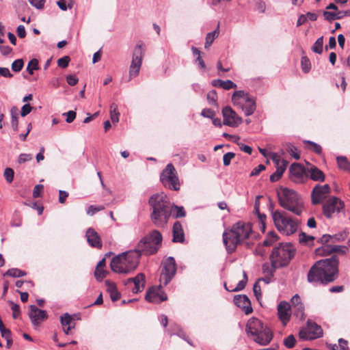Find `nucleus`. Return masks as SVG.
Segmentation results:
<instances>
[{
	"instance_id": "f257e3e1",
	"label": "nucleus",
	"mask_w": 350,
	"mask_h": 350,
	"mask_svg": "<svg viewBox=\"0 0 350 350\" xmlns=\"http://www.w3.org/2000/svg\"><path fill=\"white\" fill-rule=\"evenodd\" d=\"M338 258H331L317 261L308 273V281L313 284H327L334 281L338 275Z\"/></svg>"
},
{
	"instance_id": "f03ea898",
	"label": "nucleus",
	"mask_w": 350,
	"mask_h": 350,
	"mask_svg": "<svg viewBox=\"0 0 350 350\" xmlns=\"http://www.w3.org/2000/svg\"><path fill=\"white\" fill-rule=\"evenodd\" d=\"M148 203L152 210L151 221L155 226L164 228L172 213V204L168 198L163 193H156L150 198Z\"/></svg>"
},
{
	"instance_id": "7ed1b4c3",
	"label": "nucleus",
	"mask_w": 350,
	"mask_h": 350,
	"mask_svg": "<svg viewBox=\"0 0 350 350\" xmlns=\"http://www.w3.org/2000/svg\"><path fill=\"white\" fill-rule=\"evenodd\" d=\"M252 232V224L238 221L229 231L223 233V242L228 254L234 252L239 244L249 238Z\"/></svg>"
},
{
	"instance_id": "20e7f679",
	"label": "nucleus",
	"mask_w": 350,
	"mask_h": 350,
	"mask_svg": "<svg viewBox=\"0 0 350 350\" xmlns=\"http://www.w3.org/2000/svg\"><path fill=\"white\" fill-rule=\"evenodd\" d=\"M139 262L138 252L130 250L114 257L110 263L113 271L118 273H128L135 270Z\"/></svg>"
},
{
	"instance_id": "39448f33",
	"label": "nucleus",
	"mask_w": 350,
	"mask_h": 350,
	"mask_svg": "<svg viewBox=\"0 0 350 350\" xmlns=\"http://www.w3.org/2000/svg\"><path fill=\"white\" fill-rule=\"evenodd\" d=\"M246 332L254 336V340L262 346L267 345L273 338L271 329L265 326L262 321L257 318L250 319L246 325Z\"/></svg>"
},
{
	"instance_id": "423d86ee",
	"label": "nucleus",
	"mask_w": 350,
	"mask_h": 350,
	"mask_svg": "<svg viewBox=\"0 0 350 350\" xmlns=\"http://www.w3.org/2000/svg\"><path fill=\"white\" fill-rule=\"evenodd\" d=\"M163 237L157 230L150 231L138 242L134 251L138 252L139 258L142 255H152L156 254L161 246Z\"/></svg>"
},
{
	"instance_id": "0eeeda50",
	"label": "nucleus",
	"mask_w": 350,
	"mask_h": 350,
	"mask_svg": "<svg viewBox=\"0 0 350 350\" xmlns=\"http://www.w3.org/2000/svg\"><path fill=\"white\" fill-rule=\"evenodd\" d=\"M280 205L293 213L300 215L304 209V202L294 190L284 188L278 193Z\"/></svg>"
},
{
	"instance_id": "6e6552de",
	"label": "nucleus",
	"mask_w": 350,
	"mask_h": 350,
	"mask_svg": "<svg viewBox=\"0 0 350 350\" xmlns=\"http://www.w3.org/2000/svg\"><path fill=\"white\" fill-rule=\"evenodd\" d=\"M295 254V250L291 243H281L273 249L269 259L275 265L282 268L289 264Z\"/></svg>"
},
{
	"instance_id": "1a4fd4ad",
	"label": "nucleus",
	"mask_w": 350,
	"mask_h": 350,
	"mask_svg": "<svg viewBox=\"0 0 350 350\" xmlns=\"http://www.w3.org/2000/svg\"><path fill=\"white\" fill-rule=\"evenodd\" d=\"M273 221L278 230L285 235L294 234L298 228L297 220L287 217L284 212L273 213Z\"/></svg>"
},
{
	"instance_id": "9d476101",
	"label": "nucleus",
	"mask_w": 350,
	"mask_h": 350,
	"mask_svg": "<svg viewBox=\"0 0 350 350\" xmlns=\"http://www.w3.org/2000/svg\"><path fill=\"white\" fill-rule=\"evenodd\" d=\"M232 102L241 108L247 116L252 115L256 110L254 99L243 90L235 91L232 96Z\"/></svg>"
},
{
	"instance_id": "9b49d317",
	"label": "nucleus",
	"mask_w": 350,
	"mask_h": 350,
	"mask_svg": "<svg viewBox=\"0 0 350 350\" xmlns=\"http://www.w3.org/2000/svg\"><path fill=\"white\" fill-rule=\"evenodd\" d=\"M160 180L162 184L174 191L180 189L179 179L175 167L172 163L166 165L165 169L161 172L160 175Z\"/></svg>"
},
{
	"instance_id": "f8f14e48",
	"label": "nucleus",
	"mask_w": 350,
	"mask_h": 350,
	"mask_svg": "<svg viewBox=\"0 0 350 350\" xmlns=\"http://www.w3.org/2000/svg\"><path fill=\"white\" fill-rule=\"evenodd\" d=\"M144 53L145 46L142 42H139L133 52L132 61L129 67V81L139 75Z\"/></svg>"
},
{
	"instance_id": "ddd939ff",
	"label": "nucleus",
	"mask_w": 350,
	"mask_h": 350,
	"mask_svg": "<svg viewBox=\"0 0 350 350\" xmlns=\"http://www.w3.org/2000/svg\"><path fill=\"white\" fill-rule=\"evenodd\" d=\"M176 272L175 259L170 256L163 263V269L160 276V282L165 286L174 278Z\"/></svg>"
},
{
	"instance_id": "4468645a",
	"label": "nucleus",
	"mask_w": 350,
	"mask_h": 350,
	"mask_svg": "<svg viewBox=\"0 0 350 350\" xmlns=\"http://www.w3.org/2000/svg\"><path fill=\"white\" fill-rule=\"evenodd\" d=\"M299 336L303 340H313L321 337L323 336V330L321 326L308 320L307 321V327L300 329Z\"/></svg>"
},
{
	"instance_id": "2eb2a0df",
	"label": "nucleus",
	"mask_w": 350,
	"mask_h": 350,
	"mask_svg": "<svg viewBox=\"0 0 350 350\" xmlns=\"http://www.w3.org/2000/svg\"><path fill=\"white\" fill-rule=\"evenodd\" d=\"M344 208V202L336 197L328 199L323 206L324 215L331 218L334 213H338Z\"/></svg>"
},
{
	"instance_id": "dca6fc26",
	"label": "nucleus",
	"mask_w": 350,
	"mask_h": 350,
	"mask_svg": "<svg viewBox=\"0 0 350 350\" xmlns=\"http://www.w3.org/2000/svg\"><path fill=\"white\" fill-rule=\"evenodd\" d=\"M222 115L224 118V124L231 127H237L241 122L242 119L237 113L230 107H225L222 109Z\"/></svg>"
},
{
	"instance_id": "f3484780",
	"label": "nucleus",
	"mask_w": 350,
	"mask_h": 350,
	"mask_svg": "<svg viewBox=\"0 0 350 350\" xmlns=\"http://www.w3.org/2000/svg\"><path fill=\"white\" fill-rule=\"evenodd\" d=\"M28 316L33 326H39L48 318L47 312L44 310L38 309L35 305L29 306Z\"/></svg>"
},
{
	"instance_id": "a211bd4d",
	"label": "nucleus",
	"mask_w": 350,
	"mask_h": 350,
	"mask_svg": "<svg viewBox=\"0 0 350 350\" xmlns=\"http://www.w3.org/2000/svg\"><path fill=\"white\" fill-rule=\"evenodd\" d=\"M146 300L148 302L159 304L167 299L166 294L162 291L161 286H152L150 288L145 296Z\"/></svg>"
},
{
	"instance_id": "6ab92c4d",
	"label": "nucleus",
	"mask_w": 350,
	"mask_h": 350,
	"mask_svg": "<svg viewBox=\"0 0 350 350\" xmlns=\"http://www.w3.org/2000/svg\"><path fill=\"white\" fill-rule=\"evenodd\" d=\"M291 179L297 183H302L307 178V171L299 163H293L289 168Z\"/></svg>"
},
{
	"instance_id": "aec40b11",
	"label": "nucleus",
	"mask_w": 350,
	"mask_h": 350,
	"mask_svg": "<svg viewBox=\"0 0 350 350\" xmlns=\"http://www.w3.org/2000/svg\"><path fill=\"white\" fill-rule=\"evenodd\" d=\"M330 192L329 185H316L312 189L311 193V200L312 204H321L326 197V195Z\"/></svg>"
},
{
	"instance_id": "412c9836",
	"label": "nucleus",
	"mask_w": 350,
	"mask_h": 350,
	"mask_svg": "<svg viewBox=\"0 0 350 350\" xmlns=\"http://www.w3.org/2000/svg\"><path fill=\"white\" fill-rule=\"evenodd\" d=\"M278 318L284 326H286L290 321L291 306L289 303L285 301H280L277 307Z\"/></svg>"
},
{
	"instance_id": "4be33fe9",
	"label": "nucleus",
	"mask_w": 350,
	"mask_h": 350,
	"mask_svg": "<svg viewBox=\"0 0 350 350\" xmlns=\"http://www.w3.org/2000/svg\"><path fill=\"white\" fill-rule=\"evenodd\" d=\"M272 159L275 161L277 168L276 171L270 176V180L273 183L278 181L282 177L286 168L288 162L282 160L280 163V157L275 154L272 157Z\"/></svg>"
},
{
	"instance_id": "5701e85b",
	"label": "nucleus",
	"mask_w": 350,
	"mask_h": 350,
	"mask_svg": "<svg viewBox=\"0 0 350 350\" xmlns=\"http://www.w3.org/2000/svg\"><path fill=\"white\" fill-rule=\"evenodd\" d=\"M125 285L134 284V287L132 288L133 293H137L141 292L144 288L145 285V275L144 273H138L134 278H130L125 282Z\"/></svg>"
},
{
	"instance_id": "b1692460",
	"label": "nucleus",
	"mask_w": 350,
	"mask_h": 350,
	"mask_svg": "<svg viewBox=\"0 0 350 350\" xmlns=\"http://www.w3.org/2000/svg\"><path fill=\"white\" fill-rule=\"evenodd\" d=\"M234 303L239 308H241L246 314L252 312V307L250 299L246 295H237L234 297Z\"/></svg>"
},
{
	"instance_id": "393cba45",
	"label": "nucleus",
	"mask_w": 350,
	"mask_h": 350,
	"mask_svg": "<svg viewBox=\"0 0 350 350\" xmlns=\"http://www.w3.org/2000/svg\"><path fill=\"white\" fill-rule=\"evenodd\" d=\"M86 237L88 243L94 247L101 248L102 242L98 233L92 228L87 230Z\"/></svg>"
},
{
	"instance_id": "a878e982",
	"label": "nucleus",
	"mask_w": 350,
	"mask_h": 350,
	"mask_svg": "<svg viewBox=\"0 0 350 350\" xmlns=\"http://www.w3.org/2000/svg\"><path fill=\"white\" fill-rule=\"evenodd\" d=\"M173 239L174 243H183L185 241V234L182 225L180 221H176L172 228Z\"/></svg>"
},
{
	"instance_id": "bb28decb",
	"label": "nucleus",
	"mask_w": 350,
	"mask_h": 350,
	"mask_svg": "<svg viewBox=\"0 0 350 350\" xmlns=\"http://www.w3.org/2000/svg\"><path fill=\"white\" fill-rule=\"evenodd\" d=\"M309 176L312 180L319 182H323L325 178L324 173L317 167L312 165L307 169V176Z\"/></svg>"
},
{
	"instance_id": "cd10ccee",
	"label": "nucleus",
	"mask_w": 350,
	"mask_h": 350,
	"mask_svg": "<svg viewBox=\"0 0 350 350\" xmlns=\"http://www.w3.org/2000/svg\"><path fill=\"white\" fill-rule=\"evenodd\" d=\"M323 252L327 254H331L333 252L345 254L348 251V247L345 245H326L322 247Z\"/></svg>"
},
{
	"instance_id": "c85d7f7f",
	"label": "nucleus",
	"mask_w": 350,
	"mask_h": 350,
	"mask_svg": "<svg viewBox=\"0 0 350 350\" xmlns=\"http://www.w3.org/2000/svg\"><path fill=\"white\" fill-rule=\"evenodd\" d=\"M280 268V267H278L273 264V261H271L270 265L268 263H265L262 266V273L265 275L273 276L276 269Z\"/></svg>"
},
{
	"instance_id": "c756f323",
	"label": "nucleus",
	"mask_w": 350,
	"mask_h": 350,
	"mask_svg": "<svg viewBox=\"0 0 350 350\" xmlns=\"http://www.w3.org/2000/svg\"><path fill=\"white\" fill-rule=\"evenodd\" d=\"M219 33V25H217V29H215L213 31L209 32L207 33V35L206 36V42L204 44V47L206 49H208V47H210V46L213 42L214 40L218 37Z\"/></svg>"
},
{
	"instance_id": "7c9ffc66",
	"label": "nucleus",
	"mask_w": 350,
	"mask_h": 350,
	"mask_svg": "<svg viewBox=\"0 0 350 350\" xmlns=\"http://www.w3.org/2000/svg\"><path fill=\"white\" fill-rule=\"evenodd\" d=\"M291 313L296 318L300 320H303L305 317L304 304H299L297 306H295L293 308H291Z\"/></svg>"
},
{
	"instance_id": "2f4dec72",
	"label": "nucleus",
	"mask_w": 350,
	"mask_h": 350,
	"mask_svg": "<svg viewBox=\"0 0 350 350\" xmlns=\"http://www.w3.org/2000/svg\"><path fill=\"white\" fill-rule=\"evenodd\" d=\"M284 146L286 151L288 152L294 159L297 160L299 159V153L297 152V149L295 146L291 143H286Z\"/></svg>"
},
{
	"instance_id": "473e14b6",
	"label": "nucleus",
	"mask_w": 350,
	"mask_h": 350,
	"mask_svg": "<svg viewBox=\"0 0 350 350\" xmlns=\"http://www.w3.org/2000/svg\"><path fill=\"white\" fill-rule=\"evenodd\" d=\"M120 115L118 105L115 103H112L110 106V118L113 123L118 122Z\"/></svg>"
},
{
	"instance_id": "72a5a7b5",
	"label": "nucleus",
	"mask_w": 350,
	"mask_h": 350,
	"mask_svg": "<svg viewBox=\"0 0 350 350\" xmlns=\"http://www.w3.org/2000/svg\"><path fill=\"white\" fill-rule=\"evenodd\" d=\"M57 5L62 11H66L68 9H72L74 5L73 0H58Z\"/></svg>"
},
{
	"instance_id": "f704fd0d",
	"label": "nucleus",
	"mask_w": 350,
	"mask_h": 350,
	"mask_svg": "<svg viewBox=\"0 0 350 350\" xmlns=\"http://www.w3.org/2000/svg\"><path fill=\"white\" fill-rule=\"evenodd\" d=\"M172 213L174 218L183 217L186 215V212L183 206H178L175 204L172 205Z\"/></svg>"
},
{
	"instance_id": "c9c22d12",
	"label": "nucleus",
	"mask_w": 350,
	"mask_h": 350,
	"mask_svg": "<svg viewBox=\"0 0 350 350\" xmlns=\"http://www.w3.org/2000/svg\"><path fill=\"white\" fill-rule=\"evenodd\" d=\"M337 163L338 167L341 169L344 170H349L350 168V163L349 162L347 158L344 156H338L336 157Z\"/></svg>"
},
{
	"instance_id": "e433bc0d",
	"label": "nucleus",
	"mask_w": 350,
	"mask_h": 350,
	"mask_svg": "<svg viewBox=\"0 0 350 350\" xmlns=\"http://www.w3.org/2000/svg\"><path fill=\"white\" fill-rule=\"evenodd\" d=\"M323 37L321 36L316 40V42L312 46V51L316 53L321 54L323 52Z\"/></svg>"
},
{
	"instance_id": "4c0bfd02",
	"label": "nucleus",
	"mask_w": 350,
	"mask_h": 350,
	"mask_svg": "<svg viewBox=\"0 0 350 350\" xmlns=\"http://www.w3.org/2000/svg\"><path fill=\"white\" fill-rule=\"evenodd\" d=\"M304 142L305 144H308L310 145V147H308L309 150L314 152L317 154H321L322 148H321V146L320 145H319L318 144L313 142L312 141H309V140H305Z\"/></svg>"
},
{
	"instance_id": "58836bf2",
	"label": "nucleus",
	"mask_w": 350,
	"mask_h": 350,
	"mask_svg": "<svg viewBox=\"0 0 350 350\" xmlns=\"http://www.w3.org/2000/svg\"><path fill=\"white\" fill-rule=\"evenodd\" d=\"M15 107L12 108L11 109V125L12 127V129L17 132L18 130V118L17 113L14 112V109Z\"/></svg>"
},
{
	"instance_id": "ea45409f",
	"label": "nucleus",
	"mask_w": 350,
	"mask_h": 350,
	"mask_svg": "<svg viewBox=\"0 0 350 350\" xmlns=\"http://www.w3.org/2000/svg\"><path fill=\"white\" fill-rule=\"evenodd\" d=\"M38 60L34 58L29 62L27 67V70L30 75H33V71L38 70Z\"/></svg>"
},
{
	"instance_id": "a19ab883",
	"label": "nucleus",
	"mask_w": 350,
	"mask_h": 350,
	"mask_svg": "<svg viewBox=\"0 0 350 350\" xmlns=\"http://www.w3.org/2000/svg\"><path fill=\"white\" fill-rule=\"evenodd\" d=\"M11 310H12V317L14 319H16L19 317L21 314V308L18 304L14 303L12 301H8Z\"/></svg>"
},
{
	"instance_id": "79ce46f5",
	"label": "nucleus",
	"mask_w": 350,
	"mask_h": 350,
	"mask_svg": "<svg viewBox=\"0 0 350 350\" xmlns=\"http://www.w3.org/2000/svg\"><path fill=\"white\" fill-rule=\"evenodd\" d=\"M3 176L8 183H11L14 180V172L13 169L7 167L4 170Z\"/></svg>"
},
{
	"instance_id": "37998d69",
	"label": "nucleus",
	"mask_w": 350,
	"mask_h": 350,
	"mask_svg": "<svg viewBox=\"0 0 350 350\" xmlns=\"http://www.w3.org/2000/svg\"><path fill=\"white\" fill-rule=\"evenodd\" d=\"M295 342L296 339L293 334L289 335L284 340V345L288 349L294 347Z\"/></svg>"
},
{
	"instance_id": "c03bdc74",
	"label": "nucleus",
	"mask_w": 350,
	"mask_h": 350,
	"mask_svg": "<svg viewBox=\"0 0 350 350\" xmlns=\"http://www.w3.org/2000/svg\"><path fill=\"white\" fill-rule=\"evenodd\" d=\"M2 338H3L6 340V347L8 349L11 348L12 344H13V340L12 338V332L10 330H8L7 332H3V334H1Z\"/></svg>"
},
{
	"instance_id": "a18cd8bd",
	"label": "nucleus",
	"mask_w": 350,
	"mask_h": 350,
	"mask_svg": "<svg viewBox=\"0 0 350 350\" xmlns=\"http://www.w3.org/2000/svg\"><path fill=\"white\" fill-rule=\"evenodd\" d=\"M60 322L63 327L72 325V317L68 313H65L60 317Z\"/></svg>"
},
{
	"instance_id": "49530a36",
	"label": "nucleus",
	"mask_w": 350,
	"mask_h": 350,
	"mask_svg": "<svg viewBox=\"0 0 350 350\" xmlns=\"http://www.w3.org/2000/svg\"><path fill=\"white\" fill-rule=\"evenodd\" d=\"M323 14L325 19L327 21L331 22L334 20H338L339 16H338L337 12H334L325 10Z\"/></svg>"
},
{
	"instance_id": "de8ad7c7",
	"label": "nucleus",
	"mask_w": 350,
	"mask_h": 350,
	"mask_svg": "<svg viewBox=\"0 0 350 350\" xmlns=\"http://www.w3.org/2000/svg\"><path fill=\"white\" fill-rule=\"evenodd\" d=\"M301 64L302 70L306 73L308 72L310 69V59L306 56L302 57L301 60Z\"/></svg>"
},
{
	"instance_id": "09e8293b",
	"label": "nucleus",
	"mask_w": 350,
	"mask_h": 350,
	"mask_svg": "<svg viewBox=\"0 0 350 350\" xmlns=\"http://www.w3.org/2000/svg\"><path fill=\"white\" fill-rule=\"evenodd\" d=\"M24 66V62L22 59H18L13 62L12 64V69L14 72H19L22 70Z\"/></svg>"
},
{
	"instance_id": "8fccbe9b",
	"label": "nucleus",
	"mask_w": 350,
	"mask_h": 350,
	"mask_svg": "<svg viewBox=\"0 0 350 350\" xmlns=\"http://www.w3.org/2000/svg\"><path fill=\"white\" fill-rule=\"evenodd\" d=\"M349 235V232L346 230L340 232L337 234H335L334 236H332L333 239L336 241H342L345 240Z\"/></svg>"
},
{
	"instance_id": "3c124183",
	"label": "nucleus",
	"mask_w": 350,
	"mask_h": 350,
	"mask_svg": "<svg viewBox=\"0 0 350 350\" xmlns=\"http://www.w3.org/2000/svg\"><path fill=\"white\" fill-rule=\"evenodd\" d=\"M94 276L98 281H102L107 276V271L103 269L96 268Z\"/></svg>"
},
{
	"instance_id": "603ef678",
	"label": "nucleus",
	"mask_w": 350,
	"mask_h": 350,
	"mask_svg": "<svg viewBox=\"0 0 350 350\" xmlns=\"http://www.w3.org/2000/svg\"><path fill=\"white\" fill-rule=\"evenodd\" d=\"M104 208H105V206L103 205H100V206L91 205L89 206V208L88 209L87 214L90 215H93L96 213H97L100 211H102Z\"/></svg>"
},
{
	"instance_id": "864d4df0",
	"label": "nucleus",
	"mask_w": 350,
	"mask_h": 350,
	"mask_svg": "<svg viewBox=\"0 0 350 350\" xmlns=\"http://www.w3.org/2000/svg\"><path fill=\"white\" fill-rule=\"evenodd\" d=\"M246 284H247V282H245V280H241L237 284V286L232 290L228 289V287L226 286V284H225L224 286H225V288L228 291L236 292V291H240L243 290L245 287Z\"/></svg>"
},
{
	"instance_id": "5fc2aeb1",
	"label": "nucleus",
	"mask_w": 350,
	"mask_h": 350,
	"mask_svg": "<svg viewBox=\"0 0 350 350\" xmlns=\"http://www.w3.org/2000/svg\"><path fill=\"white\" fill-rule=\"evenodd\" d=\"M235 157V154L229 152L226 153L223 157V162L225 166H228L230 164L231 160Z\"/></svg>"
},
{
	"instance_id": "6e6d98bb",
	"label": "nucleus",
	"mask_w": 350,
	"mask_h": 350,
	"mask_svg": "<svg viewBox=\"0 0 350 350\" xmlns=\"http://www.w3.org/2000/svg\"><path fill=\"white\" fill-rule=\"evenodd\" d=\"M70 60L69 56H64L57 60V65L61 68H65L68 66Z\"/></svg>"
},
{
	"instance_id": "4d7b16f0",
	"label": "nucleus",
	"mask_w": 350,
	"mask_h": 350,
	"mask_svg": "<svg viewBox=\"0 0 350 350\" xmlns=\"http://www.w3.org/2000/svg\"><path fill=\"white\" fill-rule=\"evenodd\" d=\"M29 3L38 10H42L44 7V0H28Z\"/></svg>"
},
{
	"instance_id": "13d9d810",
	"label": "nucleus",
	"mask_w": 350,
	"mask_h": 350,
	"mask_svg": "<svg viewBox=\"0 0 350 350\" xmlns=\"http://www.w3.org/2000/svg\"><path fill=\"white\" fill-rule=\"evenodd\" d=\"M32 159V155L30 154H25L22 153L18 156V163L19 164L24 163L25 162L29 161Z\"/></svg>"
},
{
	"instance_id": "bf43d9fd",
	"label": "nucleus",
	"mask_w": 350,
	"mask_h": 350,
	"mask_svg": "<svg viewBox=\"0 0 350 350\" xmlns=\"http://www.w3.org/2000/svg\"><path fill=\"white\" fill-rule=\"evenodd\" d=\"M234 88H237V84L234 83L233 81H232L231 80L224 81L222 89L228 90Z\"/></svg>"
},
{
	"instance_id": "052dcab7",
	"label": "nucleus",
	"mask_w": 350,
	"mask_h": 350,
	"mask_svg": "<svg viewBox=\"0 0 350 350\" xmlns=\"http://www.w3.org/2000/svg\"><path fill=\"white\" fill-rule=\"evenodd\" d=\"M253 291L256 299L259 301L261 298V289L258 284V281H256L253 286Z\"/></svg>"
},
{
	"instance_id": "680f3d73",
	"label": "nucleus",
	"mask_w": 350,
	"mask_h": 350,
	"mask_svg": "<svg viewBox=\"0 0 350 350\" xmlns=\"http://www.w3.org/2000/svg\"><path fill=\"white\" fill-rule=\"evenodd\" d=\"M265 170V166L262 164H260L254 167L250 173V176H258L262 171Z\"/></svg>"
},
{
	"instance_id": "e2e57ef3",
	"label": "nucleus",
	"mask_w": 350,
	"mask_h": 350,
	"mask_svg": "<svg viewBox=\"0 0 350 350\" xmlns=\"http://www.w3.org/2000/svg\"><path fill=\"white\" fill-rule=\"evenodd\" d=\"M31 110L32 107L30 104H25L21 108V116L22 117H25L28 115L31 111Z\"/></svg>"
},
{
	"instance_id": "0e129e2a",
	"label": "nucleus",
	"mask_w": 350,
	"mask_h": 350,
	"mask_svg": "<svg viewBox=\"0 0 350 350\" xmlns=\"http://www.w3.org/2000/svg\"><path fill=\"white\" fill-rule=\"evenodd\" d=\"M63 116H67L66 119V122L71 123L74 121V120L76 118V112L70 110L66 113H63Z\"/></svg>"
},
{
	"instance_id": "69168bd1",
	"label": "nucleus",
	"mask_w": 350,
	"mask_h": 350,
	"mask_svg": "<svg viewBox=\"0 0 350 350\" xmlns=\"http://www.w3.org/2000/svg\"><path fill=\"white\" fill-rule=\"evenodd\" d=\"M256 10L260 13H264L266 10V4L263 1H258L256 2Z\"/></svg>"
},
{
	"instance_id": "338daca9",
	"label": "nucleus",
	"mask_w": 350,
	"mask_h": 350,
	"mask_svg": "<svg viewBox=\"0 0 350 350\" xmlns=\"http://www.w3.org/2000/svg\"><path fill=\"white\" fill-rule=\"evenodd\" d=\"M201 115L204 117L211 119L215 117V113L211 109H204L201 112Z\"/></svg>"
},
{
	"instance_id": "774afa93",
	"label": "nucleus",
	"mask_w": 350,
	"mask_h": 350,
	"mask_svg": "<svg viewBox=\"0 0 350 350\" xmlns=\"http://www.w3.org/2000/svg\"><path fill=\"white\" fill-rule=\"evenodd\" d=\"M18 270L19 269L17 268L10 269L5 272L4 275L12 278H19Z\"/></svg>"
}]
</instances>
